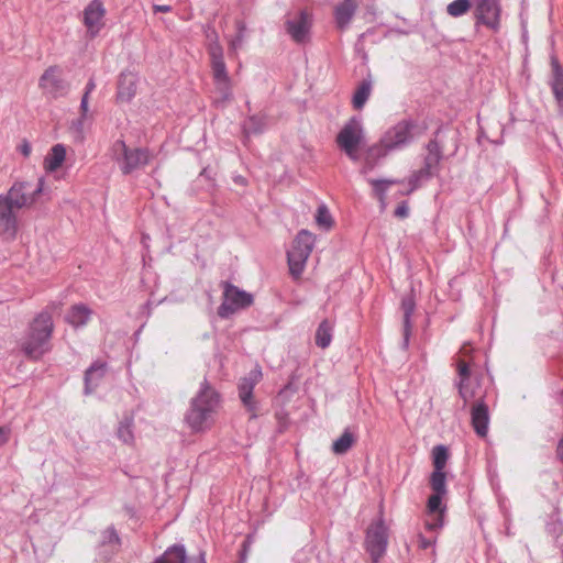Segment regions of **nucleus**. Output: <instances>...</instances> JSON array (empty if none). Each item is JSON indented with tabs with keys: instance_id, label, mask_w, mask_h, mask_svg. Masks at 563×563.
Listing matches in <instances>:
<instances>
[{
	"instance_id": "72a5a7b5",
	"label": "nucleus",
	"mask_w": 563,
	"mask_h": 563,
	"mask_svg": "<svg viewBox=\"0 0 563 563\" xmlns=\"http://www.w3.org/2000/svg\"><path fill=\"white\" fill-rule=\"evenodd\" d=\"M245 32H246V27H245L244 23L241 21L236 22V34L234 37H232L230 40V44H229L230 49L232 52L235 53L242 47V45L245 41Z\"/></svg>"
},
{
	"instance_id": "79ce46f5",
	"label": "nucleus",
	"mask_w": 563,
	"mask_h": 563,
	"mask_svg": "<svg viewBox=\"0 0 563 563\" xmlns=\"http://www.w3.org/2000/svg\"><path fill=\"white\" fill-rule=\"evenodd\" d=\"M80 114L84 117H90L89 115V97H87V93H84L80 101Z\"/></svg>"
},
{
	"instance_id": "4be33fe9",
	"label": "nucleus",
	"mask_w": 563,
	"mask_h": 563,
	"mask_svg": "<svg viewBox=\"0 0 563 563\" xmlns=\"http://www.w3.org/2000/svg\"><path fill=\"white\" fill-rule=\"evenodd\" d=\"M416 302L411 295H408L401 300V309L404 311V332H402V346L404 349L408 347L409 339L411 335V316L415 311Z\"/></svg>"
},
{
	"instance_id": "ddd939ff",
	"label": "nucleus",
	"mask_w": 563,
	"mask_h": 563,
	"mask_svg": "<svg viewBox=\"0 0 563 563\" xmlns=\"http://www.w3.org/2000/svg\"><path fill=\"white\" fill-rule=\"evenodd\" d=\"M261 378V369L254 368L239 383V397L246 410L251 413V418H256L258 415V404L253 399V390Z\"/></svg>"
},
{
	"instance_id": "aec40b11",
	"label": "nucleus",
	"mask_w": 563,
	"mask_h": 563,
	"mask_svg": "<svg viewBox=\"0 0 563 563\" xmlns=\"http://www.w3.org/2000/svg\"><path fill=\"white\" fill-rule=\"evenodd\" d=\"M472 426L479 437H485L488 432L489 411L483 399L477 401L471 410Z\"/></svg>"
},
{
	"instance_id": "09e8293b",
	"label": "nucleus",
	"mask_w": 563,
	"mask_h": 563,
	"mask_svg": "<svg viewBox=\"0 0 563 563\" xmlns=\"http://www.w3.org/2000/svg\"><path fill=\"white\" fill-rule=\"evenodd\" d=\"M95 88H96V82L92 78H90L86 85V89H85L84 93H87V97H89L90 93L95 90Z\"/></svg>"
},
{
	"instance_id": "a19ab883",
	"label": "nucleus",
	"mask_w": 563,
	"mask_h": 563,
	"mask_svg": "<svg viewBox=\"0 0 563 563\" xmlns=\"http://www.w3.org/2000/svg\"><path fill=\"white\" fill-rule=\"evenodd\" d=\"M442 525H443V522H442L441 516H437L433 519H427L424 522L426 529H428L430 531L439 530L442 527Z\"/></svg>"
},
{
	"instance_id": "a211bd4d",
	"label": "nucleus",
	"mask_w": 563,
	"mask_h": 563,
	"mask_svg": "<svg viewBox=\"0 0 563 563\" xmlns=\"http://www.w3.org/2000/svg\"><path fill=\"white\" fill-rule=\"evenodd\" d=\"M137 86V76L130 70L122 71L118 80L117 101L130 102L135 93Z\"/></svg>"
},
{
	"instance_id": "1a4fd4ad",
	"label": "nucleus",
	"mask_w": 563,
	"mask_h": 563,
	"mask_svg": "<svg viewBox=\"0 0 563 563\" xmlns=\"http://www.w3.org/2000/svg\"><path fill=\"white\" fill-rule=\"evenodd\" d=\"M38 88L47 99H58L67 96L70 84L64 78L59 66H49L38 79Z\"/></svg>"
},
{
	"instance_id": "864d4df0",
	"label": "nucleus",
	"mask_w": 563,
	"mask_h": 563,
	"mask_svg": "<svg viewBox=\"0 0 563 563\" xmlns=\"http://www.w3.org/2000/svg\"><path fill=\"white\" fill-rule=\"evenodd\" d=\"M143 242H144V243H145V242H148V236L143 235Z\"/></svg>"
},
{
	"instance_id": "6e6552de",
	"label": "nucleus",
	"mask_w": 563,
	"mask_h": 563,
	"mask_svg": "<svg viewBox=\"0 0 563 563\" xmlns=\"http://www.w3.org/2000/svg\"><path fill=\"white\" fill-rule=\"evenodd\" d=\"M364 140L362 120L357 117L351 118L336 135V144L346 156L357 162L360 159L358 147Z\"/></svg>"
},
{
	"instance_id": "58836bf2",
	"label": "nucleus",
	"mask_w": 563,
	"mask_h": 563,
	"mask_svg": "<svg viewBox=\"0 0 563 563\" xmlns=\"http://www.w3.org/2000/svg\"><path fill=\"white\" fill-rule=\"evenodd\" d=\"M371 184L374 187V191L377 196L383 198L385 191L387 190L388 186L395 184V180H386V179H372L369 180Z\"/></svg>"
},
{
	"instance_id": "ea45409f",
	"label": "nucleus",
	"mask_w": 563,
	"mask_h": 563,
	"mask_svg": "<svg viewBox=\"0 0 563 563\" xmlns=\"http://www.w3.org/2000/svg\"><path fill=\"white\" fill-rule=\"evenodd\" d=\"M444 494L434 493L431 495L428 499V510L430 514H435L441 511V503H442V496Z\"/></svg>"
},
{
	"instance_id": "393cba45",
	"label": "nucleus",
	"mask_w": 563,
	"mask_h": 563,
	"mask_svg": "<svg viewBox=\"0 0 563 563\" xmlns=\"http://www.w3.org/2000/svg\"><path fill=\"white\" fill-rule=\"evenodd\" d=\"M266 126L267 121L264 114L251 115L243 122L242 125L243 132L246 137L262 134L266 130Z\"/></svg>"
},
{
	"instance_id": "f257e3e1",
	"label": "nucleus",
	"mask_w": 563,
	"mask_h": 563,
	"mask_svg": "<svg viewBox=\"0 0 563 563\" xmlns=\"http://www.w3.org/2000/svg\"><path fill=\"white\" fill-rule=\"evenodd\" d=\"M46 192L45 180L40 177L36 185L15 181L5 194H0V236L13 240L18 233L19 210L30 208Z\"/></svg>"
},
{
	"instance_id": "603ef678",
	"label": "nucleus",
	"mask_w": 563,
	"mask_h": 563,
	"mask_svg": "<svg viewBox=\"0 0 563 563\" xmlns=\"http://www.w3.org/2000/svg\"><path fill=\"white\" fill-rule=\"evenodd\" d=\"M143 242H144V243H145V242H148V236L143 235Z\"/></svg>"
},
{
	"instance_id": "c85d7f7f",
	"label": "nucleus",
	"mask_w": 563,
	"mask_h": 563,
	"mask_svg": "<svg viewBox=\"0 0 563 563\" xmlns=\"http://www.w3.org/2000/svg\"><path fill=\"white\" fill-rule=\"evenodd\" d=\"M372 92V81L369 79H364L356 88L352 103L353 107L357 110L362 109L366 101L368 100Z\"/></svg>"
},
{
	"instance_id": "8fccbe9b",
	"label": "nucleus",
	"mask_w": 563,
	"mask_h": 563,
	"mask_svg": "<svg viewBox=\"0 0 563 563\" xmlns=\"http://www.w3.org/2000/svg\"><path fill=\"white\" fill-rule=\"evenodd\" d=\"M558 456L563 462V438L560 440L558 445Z\"/></svg>"
},
{
	"instance_id": "20e7f679",
	"label": "nucleus",
	"mask_w": 563,
	"mask_h": 563,
	"mask_svg": "<svg viewBox=\"0 0 563 563\" xmlns=\"http://www.w3.org/2000/svg\"><path fill=\"white\" fill-rule=\"evenodd\" d=\"M53 332L52 316L41 312L31 323L30 330L22 342V350L33 360H38L51 349L49 339Z\"/></svg>"
},
{
	"instance_id": "3c124183",
	"label": "nucleus",
	"mask_w": 563,
	"mask_h": 563,
	"mask_svg": "<svg viewBox=\"0 0 563 563\" xmlns=\"http://www.w3.org/2000/svg\"><path fill=\"white\" fill-rule=\"evenodd\" d=\"M199 563H206L205 554L201 553L199 556Z\"/></svg>"
},
{
	"instance_id": "f704fd0d",
	"label": "nucleus",
	"mask_w": 563,
	"mask_h": 563,
	"mask_svg": "<svg viewBox=\"0 0 563 563\" xmlns=\"http://www.w3.org/2000/svg\"><path fill=\"white\" fill-rule=\"evenodd\" d=\"M100 543H101V545L111 547L112 550L118 548V545L120 543V538H119L117 531L114 530V528L109 527L108 529H106L102 532Z\"/></svg>"
},
{
	"instance_id": "473e14b6",
	"label": "nucleus",
	"mask_w": 563,
	"mask_h": 563,
	"mask_svg": "<svg viewBox=\"0 0 563 563\" xmlns=\"http://www.w3.org/2000/svg\"><path fill=\"white\" fill-rule=\"evenodd\" d=\"M430 485L434 493L445 494V474L443 471L434 470L431 474Z\"/></svg>"
},
{
	"instance_id": "e433bc0d",
	"label": "nucleus",
	"mask_w": 563,
	"mask_h": 563,
	"mask_svg": "<svg viewBox=\"0 0 563 563\" xmlns=\"http://www.w3.org/2000/svg\"><path fill=\"white\" fill-rule=\"evenodd\" d=\"M316 221L318 225L329 229L332 224V217L325 206H320L317 210Z\"/></svg>"
},
{
	"instance_id": "c03bdc74",
	"label": "nucleus",
	"mask_w": 563,
	"mask_h": 563,
	"mask_svg": "<svg viewBox=\"0 0 563 563\" xmlns=\"http://www.w3.org/2000/svg\"><path fill=\"white\" fill-rule=\"evenodd\" d=\"M409 213V209L406 203L399 205L395 210V216L399 218H406Z\"/></svg>"
},
{
	"instance_id": "b1692460",
	"label": "nucleus",
	"mask_w": 563,
	"mask_h": 563,
	"mask_svg": "<svg viewBox=\"0 0 563 563\" xmlns=\"http://www.w3.org/2000/svg\"><path fill=\"white\" fill-rule=\"evenodd\" d=\"M187 552L183 544H174L165 550L153 563H186Z\"/></svg>"
},
{
	"instance_id": "de8ad7c7",
	"label": "nucleus",
	"mask_w": 563,
	"mask_h": 563,
	"mask_svg": "<svg viewBox=\"0 0 563 563\" xmlns=\"http://www.w3.org/2000/svg\"><path fill=\"white\" fill-rule=\"evenodd\" d=\"M153 10L155 13H158V12H169L172 10V7L170 5H165V4H154L153 5Z\"/></svg>"
},
{
	"instance_id": "7c9ffc66",
	"label": "nucleus",
	"mask_w": 563,
	"mask_h": 563,
	"mask_svg": "<svg viewBox=\"0 0 563 563\" xmlns=\"http://www.w3.org/2000/svg\"><path fill=\"white\" fill-rule=\"evenodd\" d=\"M432 457L434 470L443 471L449 459L448 448L444 445L434 446L432 450Z\"/></svg>"
},
{
	"instance_id": "f8f14e48",
	"label": "nucleus",
	"mask_w": 563,
	"mask_h": 563,
	"mask_svg": "<svg viewBox=\"0 0 563 563\" xmlns=\"http://www.w3.org/2000/svg\"><path fill=\"white\" fill-rule=\"evenodd\" d=\"M312 13L306 9L295 14H289L285 22L286 32L291 40L298 44H303L310 38L312 27Z\"/></svg>"
},
{
	"instance_id": "4468645a",
	"label": "nucleus",
	"mask_w": 563,
	"mask_h": 563,
	"mask_svg": "<svg viewBox=\"0 0 563 563\" xmlns=\"http://www.w3.org/2000/svg\"><path fill=\"white\" fill-rule=\"evenodd\" d=\"M106 8L101 0H91L82 11V23L89 37H96L104 26Z\"/></svg>"
},
{
	"instance_id": "37998d69",
	"label": "nucleus",
	"mask_w": 563,
	"mask_h": 563,
	"mask_svg": "<svg viewBox=\"0 0 563 563\" xmlns=\"http://www.w3.org/2000/svg\"><path fill=\"white\" fill-rule=\"evenodd\" d=\"M433 543H434V540L426 538L422 534L418 536L419 548L426 550V549L430 548Z\"/></svg>"
},
{
	"instance_id": "2f4dec72",
	"label": "nucleus",
	"mask_w": 563,
	"mask_h": 563,
	"mask_svg": "<svg viewBox=\"0 0 563 563\" xmlns=\"http://www.w3.org/2000/svg\"><path fill=\"white\" fill-rule=\"evenodd\" d=\"M471 8L470 0H454L446 7V12L449 15L457 18L465 14Z\"/></svg>"
},
{
	"instance_id": "f3484780",
	"label": "nucleus",
	"mask_w": 563,
	"mask_h": 563,
	"mask_svg": "<svg viewBox=\"0 0 563 563\" xmlns=\"http://www.w3.org/2000/svg\"><path fill=\"white\" fill-rule=\"evenodd\" d=\"M457 369L460 376L459 394L466 404L477 395L474 386L477 385V376L472 374L468 364L464 361L459 362Z\"/></svg>"
},
{
	"instance_id": "39448f33",
	"label": "nucleus",
	"mask_w": 563,
	"mask_h": 563,
	"mask_svg": "<svg viewBox=\"0 0 563 563\" xmlns=\"http://www.w3.org/2000/svg\"><path fill=\"white\" fill-rule=\"evenodd\" d=\"M209 40L208 53L211 59L212 74L216 81L217 90L222 101H228L232 97L230 78L223 58V49L219 43L218 34L212 31L207 34Z\"/></svg>"
},
{
	"instance_id": "9d476101",
	"label": "nucleus",
	"mask_w": 563,
	"mask_h": 563,
	"mask_svg": "<svg viewBox=\"0 0 563 563\" xmlns=\"http://www.w3.org/2000/svg\"><path fill=\"white\" fill-rule=\"evenodd\" d=\"M253 303V296L236 286L225 282L223 283V300L218 308L219 317L225 319L240 309H244Z\"/></svg>"
},
{
	"instance_id": "0eeeda50",
	"label": "nucleus",
	"mask_w": 563,
	"mask_h": 563,
	"mask_svg": "<svg viewBox=\"0 0 563 563\" xmlns=\"http://www.w3.org/2000/svg\"><path fill=\"white\" fill-rule=\"evenodd\" d=\"M314 242V235L307 230H301L295 238L291 249L287 252L289 271L292 276L299 277L303 272L306 262L313 250Z\"/></svg>"
},
{
	"instance_id": "cd10ccee",
	"label": "nucleus",
	"mask_w": 563,
	"mask_h": 563,
	"mask_svg": "<svg viewBox=\"0 0 563 563\" xmlns=\"http://www.w3.org/2000/svg\"><path fill=\"white\" fill-rule=\"evenodd\" d=\"M356 437L350 429H345L343 433L332 443V452L336 455L345 454L355 443Z\"/></svg>"
},
{
	"instance_id": "5701e85b",
	"label": "nucleus",
	"mask_w": 563,
	"mask_h": 563,
	"mask_svg": "<svg viewBox=\"0 0 563 563\" xmlns=\"http://www.w3.org/2000/svg\"><path fill=\"white\" fill-rule=\"evenodd\" d=\"M92 310L84 303L74 305L66 316V321L74 328L85 327L90 320Z\"/></svg>"
},
{
	"instance_id": "bb28decb",
	"label": "nucleus",
	"mask_w": 563,
	"mask_h": 563,
	"mask_svg": "<svg viewBox=\"0 0 563 563\" xmlns=\"http://www.w3.org/2000/svg\"><path fill=\"white\" fill-rule=\"evenodd\" d=\"M66 148L63 144L54 145L44 161V166L47 172H54L59 168L65 161Z\"/></svg>"
},
{
	"instance_id": "9b49d317",
	"label": "nucleus",
	"mask_w": 563,
	"mask_h": 563,
	"mask_svg": "<svg viewBox=\"0 0 563 563\" xmlns=\"http://www.w3.org/2000/svg\"><path fill=\"white\" fill-rule=\"evenodd\" d=\"M117 161L123 174H130L150 163L151 154L146 148L128 147L123 141L114 144Z\"/></svg>"
},
{
	"instance_id": "a18cd8bd",
	"label": "nucleus",
	"mask_w": 563,
	"mask_h": 563,
	"mask_svg": "<svg viewBox=\"0 0 563 563\" xmlns=\"http://www.w3.org/2000/svg\"><path fill=\"white\" fill-rule=\"evenodd\" d=\"M31 151H32V147L29 142L24 141L20 145V152L22 153L23 156L27 157L31 154Z\"/></svg>"
},
{
	"instance_id": "c9c22d12",
	"label": "nucleus",
	"mask_w": 563,
	"mask_h": 563,
	"mask_svg": "<svg viewBox=\"0 0 563 563\" xmlns=\"http://www.w3.org/2000/svg\"><path fill=\"white\" fill-rule=\"evenodd\" d=\"M90 121V117L79 115L78 119L74 120L70 125V130L75 134L76 137L82 139L84 132Z\"/></svg>"
},
{
	"instance_id": "412c9836",
	"label": "nucleus",
	"mask_w": 563,
	"mask_h": 563,
	"mask_svg": "<svg viewBox=\"0 0 563 563\" xmlns=\"http://www.w3.org/2000/svg\"><path fill=\"white\" fill-rule=\"evenodd\" d=\"M107 372V364L103 362H95L85 372V395L92 394L100 385Z\"/></svg>"
},
{
	"instance_id": "f03ea898",
	"label": "nucleus",
	"mask_w": 563,
	"mask_h": 563,
	"mask_svg": "<svg viewBox=\"0 0 563 563\" xmlns=\"http://www.w3.org/2000/svg\"><path fill=\"white\" fill-rule=\"evenodd\" d=\"M420 134L421 130L418 123L411 119H404L388 128L379 142L367 148L363 173L373 169L380 159L389 154L405 150Z\"/></svg>"
},
{
	"instance_id": "2eb2a0df",
	"label": "nucleus",
	"mask_w": 563,
	"mask_h": 563,
	"mask_svg": "<svg viewBox=\"0 0 563 563\" xmlns=\"http://www.w3.org/2000/svg\"><path fill=\"white\" fill-rule=\"evenodd\" d=\"M387 548V531L382 521L372 525L366 534V549L374 563L383 556Z\"/></svg>"
},
{
	"instance_id": "49530a36",
	"label": "nucleus",
	"mask_w": 563,
	"mask_h": 563,
	"mask_svg": "<svg viewBox=\"0 0 563 563\" xmlns=\"http://www.w3.org/2000/svg\"><path fill=\"white\" fill-rule=\"evenodd\" d=\"M9 429L0 427V445L4 444L9 439Z\"/></svg>"
},
{
	"instance_id": "423d86ee",
	"label": "nucleus",
	"mask_w": 563,
	"mask_h": 563,
	"mask_svg": "<svg viewBox=\"0 0 563 563\" xmlns=\"http://www.w3.org/2000/svg\"><path fill=\"white\" fill-rule=\"evenodd\" d=\"M427 154L423 158V166L421 169L415 172L409 180L408 188L404 194H410L420 186L421 181L429 180L437 176L440 170V162L443 158L442 146L437 139L430 140L426 146Z\"/></svg>"
},
{
	"instance_id": "dca6fc26",
	"label": "nucleus",
	"mask_w": 563,
	"mask_h": 563,
	"mask_svg": "<svg viewBox=\"0 0 563 563\" xmlns=\"http://www.w3.org/2000/svg\"><path fill=\"white\" fill-rule=\"evenodd\" d=\"M475 15L478 22L497 30L500 19L498 0H475Z\"/></svg>"
},
{
	"instance_id": "a878e982",
	"label": "nucleus",
	"mask_w": 563,
	"mask_h": 563,
	"mask_svg": "<svg viewBox=\"0 0 563 563\" xmlns=\"http://www.w3.org/2000/svg\"><path fill=\"white\" fill-rule=\"evenodd\" d=\"M333 329L334 324L330 320L324 319L320 322L314 336L317 346L327 349L331 344L333 338Z\"/></svg>"
},
{
	"instance_id": "6ab92c4d",
	"label": "nucleus",
	"mask_w": 563,
	"mask_h": 563,
	"mask_svg": "<svg viewBox=\"0 0 563 563\" xmlns=\"http://www.w3.org/2000/svg\"><path fill=\"white\" fill-rule=\"evenodd\" d=\"M357 8V0H342L335 5L333 14L339 30L344 31L350 26Z\"/></svg>"
},
{
	"instance_id": "7ed1b4c3",
	"label": "nucleus",
	"mask_w": 563,
	"mask_h": 563,
	"mask_svg": "<svg viewBox=\"0 0 563 563\" xmlns=\"http://www.w3.org/2000/svg\"><path fill=\"white\" fill-rule=\"evenodd\" d=\"M219 409L220 395L203 379L198 393L190 400L185 422L192 432H203L214 423Z\"/></svg>"
},
{
	"instance_id": "c756f323",
	"label": "nucleus",
	"mask_w": 563,
	"mask_h": 563,
	"mask_svg": "<svg viewBox=\"0 0 563 563\" xmlns=\"http://www.w3.org/2000/svg\"><path fill=\"white\" fill-rule=\"evenodd\" d=\"M118 438L125 444H132L134 440L133 422L131 419H124L119 423L117 430Z\"/></svg>"
},
{
	"instance_id": "4c0bfd02",
	"label": "nucleus",
	"mask_w": 563,
	"mask_h": 563,
	"mask_svg": "<svg viewBox=\"0 0 563 563\" xmlns=\"http://www.w3.org/2000/svg\"><path fill=\"white\" fill-rule=\"evenodd\" d=\"M552 91L559 103V107L563 110V78L556 77L552 84Z\"/></svg>"
}]
</instances>
